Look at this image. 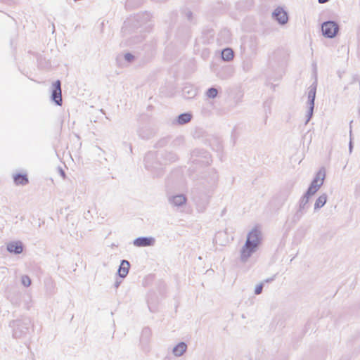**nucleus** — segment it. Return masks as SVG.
<instances>
[{
    "mask_svg": "<svg viewBox=\"0 0 360 360\" xmlns=\"http://www.w3.org/2000/svg\"><path fill=\"white\" fill-rule=\"evenodd\" d=\"M196 181L192 190L193 199L198 212H204L210 204L219 180L214 168L206 167L194 177Z\"/></svg>",
    "mask_w": 360,
    "mask_h": 360,
    "instance_id": "f257e3e1",
    "label": "nucleus"
},
{
    "mask_svg": "<svg viewBox=\"0 0 360 360\" xmlns=\"http://www.w3.org/2000/svg\"><path fill=\"white\" fill-rule=\"evenodd\" d=\"M262 242L259 230L253 229L248 233L246 241L240 250V261L246 262L252 254L257 252Z\"/></svg>",
    "mask_w": 360,
    "mask_h": 360,
    "instance_id": "f03ea898",
    "label": "nucleus"
},
{
    "mask_svg": "<svg viewBox=\"0 0 360 360\" xmlns=\"http://www.w3.org/2000/svg\"><path fill=\"white\" fill-rule=\"evenodd\" d=\"M9 326L12 328L13 338L25 339L30 334L32 324L30 317L22 316L20 319L11 321Z\"/></svg>",
    "mask_w": 360,
    "mask_h": 360,
    "instance_id": "7ed1b4c3",
    "label": "nucleus"
},
{
    "mask_svg": "<svg viewBox=\"0 0 360 360\" xmlns=\"http://www.w3.org/2000/svg\"><path fill=\"white\" fill-rule=\"evenodd\" d=\"M315 195V176L312 179L310 185L299 202V207L293 216V221H297L310 207L309 199Z\"/></svg>",
    "mask_w": 360,
    "mask_h": 360,
    "instance_id": "20e7f679",
    "label": "nucleus"
},
{
    "mask_svg": "<svg viewBox=\"0 0 360 360\" xmlns=\"http://www.w3.org/2000/svg\"><path fill=\"white\" fill-rule=\"evenodd\" d=\"M145 167L150 171L154 176H159L162 174L161 163L157 160L155 152H148L144 158Z\"/></svg>",
    "mask_w": 360,
    "mask_h": 360,
    "instance_id": "39448f33",
    "label": "nucleus"
},
{
    "mask_svg": "<svg viewBox=\"0 0 360 360\" xmlns=\"http://www.w3.org/2000/svg\"><path fill=\"white\" fill-rule=\"evenodd\" d=\"M191 160L195 167L207 166L212 162L210 153L204 149H195L191 152Z\"/></svg>",
    "mask_w": 360,
    "mask_h": 360,
    "instance_id": "423d86ee",
    "label": "nucleus"
},
{
    "mask_svg": "<svg viewBox=\"0 0 360 360\" xmlns=\"http://www.w3.org/2000/svg\"><path fill=\"white\" fill-rule=\"evenodd\" d=\"M340 30L338 23L334 20H327L321 24L322 35L326 38L333 39L336 37Z\"/></svg>",
    "mask_w": 360,
    "mask_h": 360,
    "instance_id": "0eeeda50",
    "label": "nucleus"
},
{
    "mask_svg": "<svg viewBox=\"0 0 360 360\" xmlns=\"http://www.w3.org/2000/svg\"><path fill=\"white\" fill-rule=\"evenodd\" d=\"M51 100L56 105L61 106L63 104L61 82L56 80L52 84Z\"/></svg>",
    "mask_w": 360,
    "mask_h": 360,
    "instance_id": "6e6552de",
    "label": "nucleus"
},
{
    "mask_svg": "<svg viewBox=\"0 0 360 360\" xmlns=\"http://www.w3.org/2000/svg\"><path fill=\"white\" fill-rule=\"evenodd\" d=\"M314 101H315V82H314L309 87V91L308 93V110L307 112V120L305 124H307L309 121L311 119L314 115Z\"/></svg>",
    "mask_w": 360,
    "mask_h": 360,
    "instance_id": "1a4fd4ad",
    "label": "nucleus"
},
{
    "mask_svg": "<svg viewBox=\"0 0 360 360\" xmlns=\"http://www.w3.org/2000/svg\"><path fill=\"white\" fill-rule=\"evenodd\" d=\"M272 17L281 25H285L288 21V13L281 7H277L274 11Z\"/></svg>",
    "mask_w": 360,
    "mask_h": 360,
    "instance_id": "9d476101",
    "label": "nucleus"
},
{
    "mask_svg": "<svg viewBox=\"0 0 360 360\" xmlns=\"http://www.w3.org/2000/svg\"><path fill=\"white\" fill-rule=\"evenodd\" d=\"M155 239L153 237H138L133 241V244L136 247H150L154 245Z\"/></svg>",
    "mask_w": 360,
    "mask_h": 360,
    "instance_id": "9b49d317",
    "label": "nucleus"
},
{
    "mask_svg": "<svg viewBox=\"0 0 360 360\" xmlns=\"http://www.w3.org/2000/svg\"><path fill=\"white\" fill-rule=\"evenodd\" d=\"M168 201L172 206L180 207L186 203L187 198L184 194H176L169 196Z\"/></svg>",
    "mask_w": 360,
    "mask_h": 360,
    "instance_id": "f8f14e48",
    "label": "nucleus"
},
{
    "mask_svg": "<svg viewBox=\"0 0 360 360\" xmlns=\"http://www.w3.org/2000/svg\"><path fill=\"white\" fill-rule=\"evenodd\" d=\"M6 249L10 253L19 255L23 250V245L21 241H13L8 243Z\"/></svg>",
    "mask_w": 360,
    "mask_h": 360,
    "instance_id": "ddd939ff",
    "label": "nucleus"
},
{
    "mask_svg": "<svg viewBox=\"0 0 360 360\" xmlns=\"http://www.w3.org/2000/svg\"><path fill=\"white\" fill-rule=\"evenodd\" d=\"M233 75V68L230 65L222 67L217 72V77L221 79H228Z\"/></svg>",
    "mask_w": 360,
    "mask_h": 360,
    "instance_id": "4468645a",
    "label": "nucleus"
},
{
    "mask_svg": "<svg viewBox=\"0 0 360 360\" xmlns=\"http://www.w3.org/2000/svg\"><path fill=\"white\" fill-rule=\"evenodd\" d=\"M193 117L191 112H184L179 115L173 121L174 124L184 125L188 123Z\"/></svg>",
    "mask_w": 360,
    "mask_h": 360,
    "instance_id": "2eb2a0df",
    "label": "nucleus"
},
{
    "mask_svg": "<svg viewBox=\"0 0 360 360\" xmlns=\"http://www.w3.org/2000/svg\"><path fill=\"white\" fill-rule=\"evenodd\" d=\"M137 133L140 138L146 140L151 139L155 135V131L148 127L139 128Z\"/></svg>",
    "mask_w": 360,
    "mask_h": 360,
    "instance_id": "dca6fc26",
    "label": "nucleus"
},
{
    "mask_svg": "<svg viewBox=\"0 0 360 360\" xmlns=\"http://www.w3.org/2000/svg\"><path fill=\"white\" fill-rule=\"evenodd\" d=\"M130 268V263L129 261L126 259H122L121 261L120 265L119 266L117 274L122 278H124L128 273Z\"/></svg>",
    "mask_w": 360,
    "mask_h": 360,
    "instance_id": "f3484780",
    "label": "nucleus"
},
{
    "mask_svg": "<svg viewBox=\"0 0 360 360\" xmlns=\"http://www.w3.org/2000/svg\"><path fill=\"white\" fill-rule=\"evenodd\" d=\"M197 93V89L191 85H186L182 89V95L186 99L194 98Z\"/></svg>",
    "mask_w": 360,
    "mask_h": 360,
    "instance_id": "a211bd4d",
    "label": "nucleus"
},
{
    "mask_svg": "<svg viewBox=\"0 0 360 360\" xmlns=\"http://www.w3.org/2000/svg\"><path fill=\"white\" fill-rule=\"evenodd\" d=\"M187 349V345L184 342H180L178 343L172 350V353L176 356H181Z\"/></svg>",
    "mask_w": 360,
    "mask_h": 360,
    "instance_id": "6ab92c4d",
    "label": "nucleus"
},
{
    "mask_svg": "<svg viewBox=\"0 0 360 360\" xmlns=\"http://www.w3.org/2000/svg\"><path fill=\"white\" fill-rule=\"evenodd\" d=\"M13 181L16 185L25 186L29 183L27 175L21 173L13 175Z\"/></svg>",
    "mask_w": 360,
    "mask_h": 360,
    "instance_id": "aec40b11",
    "label": "nucleus"
},
{
    "mask_svg": "<svg viewBox=\"0 0 360 360\" xmlns=\"http://www.w3.org/2000/svg\"><path fill=\"white\" fill-rule=\"evenodd\" d=\"M233 56L234 53L231 48H225L221 51V57L224 61H231Z\"/></svg>",
    "mask_w": 360,
    "mask_h": 360,
    "instance_id": "412c9836",
    "label": "nucleus"
},
{
    "mask_svg": "<svg viewBox=\"0 0 360 360\" xmlns=\"http://www.w3.org/2000/svg\"><path fill=\"white\" fill-rule=\"evenodd\" d=\"M150 18V14L148 12H146L142 14H137L134 16L135 21L137 22V24L141 25L143 23L148 21Z\"/></svg>",
    "mask_w": 360,
    "mask_h": 360,
    "instance_id": "4be33fe9",
    "label": "nucleus"
},
{
    "mask_svg": "<svg viewBox=\"0 0 360 360\" xmlns=\"http://www.w3.org/2000/svg\"><path fill=\"white\" fill-rule=\"evenodd\" d=\"M328 200V195L326 193H323L316 198V210L323 207Z\"/></svg>",
    "mask_w": 360,
    "mask_h": 360,
    "instance_id": "5701e85b",
    "label": "nucleus"
},
{
    "mask_svg": "<svg viewBox=\"0 0 360 360\" xmlns=\"http://www.w3.org/2000/svg\"><path fill=\"white\" fill-rule=\"evenodd\" d=\"M314 131L309 130L307 133H305L302 137L303 143L307 145H313L312 139H313Z\"/></svg>",
    "mask_w": 360,
    "mask_h": 360,
    "instance_id": "b1692460",
    "label": "nucleus"
},
{
    "mask_svg": "<svg viewBox=\"0 0 360 360\" xmlns=\"http://www.w3.org/2000/svg\"><path fill=\"white\" fill-rule=\"evenodd\" d=\"M186 20L191 23H195V18L191 11L186 8L182 12Z\"/></svg>",
    "mask_w": 360,
    "mask_h": 360,
    "instance_id": "393cba45",
    "label": "nucleus"
},
{
    "mask_svg": "<svg viewBox=\"0 0 360 360\" xmlns=\"http://www.w3.org/2000/svg\"><path fill=\"white\" fill-rule=\"evenodd\" d=\"M218 93V89L215 86H212L206 91L205 95L207 96V98L213 99L217 96Z\"/></svg>",
    "mask_w": 360,
    "mask_h": 360,
    "instance_id": "a878e982",
    "label": "nucleus"
},
{
    "mask_svg": "<svg viewBox=\"0 0 360 360\" xmlns=\"http://www.w3.org/2000/svg\"><path fill=\"white\" fill-rule=\"evenodd\" d=\"M164 158L165 160H167L170 162H173L177 160L178 156L174 152H165L164 154Z\"/></svg>",
    "mask_w": 360,
    "mask_h": 360,
    "instance_id": "bb28decb",
    "label": "nucleus"
},
{
    "mask_svg": "<svg viewBox=\"0 0 360 360\" xmlns=\"http://www.w3.org/2000/svg\"><path fill=\"white\" fill-rule=\"evenodd\" d=\"M170 141L169 136H166L160 139L156 143L155 148H163L168 144Z\"/></svg>",
    "mask_w": 360,
    "mask_h": 360,
    "instance_id": "cd10ccee",
    "label": "nucleus"
},
{
    "mask_svg": "<svg viewBox=\"0 0 360 360\" xmlns=\"http://www.w3.org/2000/svg\"><path fill=\"white\" fill-rule=\"evenodd\" d=\"M316 175H318L319 180L324 181L326 175V168L324 167H321L316 172Z\"/></svg>",
    "mask_w": 360,
    "mask_h": 360,
    "instance_id": "c85d7f7f",
    "label": "nucleus"
},
{
    "mask_svg": "<svg viewBox=\"0 0 360 360\" xmlns=\"http://www.w3.org/2000/svg\"><path fill=\"white\" fill-rule=\"evenodd\" d=\"M184 138L182 136H178V137H176V139H174L173 140V141L172 142V146L174 148L180 146L184 144Z\"/></svg>",
    "mask_w": 360,
    "mask_h": 360,
    "instance_id": "c756f323",
    "label": "nucleus"
},
{
    "mask_svg": "<svg viewBox=\"0 0 360 360\" xmlns=\"http://www.w3.org/2000/svg\"><path fill=\"white\" fill-rule=\"evenodd\" d=\"M31 279L27 275H23L21 277V283L25 287H29L31 285Z\"/></svg>",
    "mask_w": 360,
    "mask_h": 360,
    "instance_id": "7c9ffc66",
    "label": "nucleus"
},
{
    "mask_svg": "<svg viewBox=\"0 0 360 360\" xmlns=\"http://www.w3.org/2000/svg\"><path fill=\"white\" fill-rule=\"evenodd\" d=\"M124 59L127 63H131L134 60L135 56L132 53L129 52L124 54Z\"/></svg>",
    "mask_w": 360,
    "mask_h": 360,
    "instance_id": "2f4dec72",
    "label": "nucleus"
},
{
    "mask_svg": "<svg viewBox=\"0 0 360 360\" xmlns=\"http://www.w3.org/2000/svg\"><path fill=\"white\" fill-rule=\"evenodd\" d=\"M352 122H353V121H351L350 124H349V127H350V130H349L350 140H349V153H352V150H353V147H354L353 141H352Z\"/></svg>",
    "mask_w": 360,
    "mask_h": 360,
    "instance_id": "473e14b6",
    "label": "nucleus"
},
{
    "mask_svg": "<svg viewBox=\"0 0 360 360\" xmlns=\"http://www.w3.org/2000/svg\"><path fill=\"white\" fill-rule=\"evenodd\" d=\"M263 288H264V283H260L259 285H257L255 287V291H254L255 294L257 295L261 294L262 292Z\"/></svg>",
    "mask_w": 360,
    "mask_h": 360,
    "instance_id": "72a5a7b5",
    "label": "nucleus"
},
{
    "mask_svg": "<svg viewBox=\"0 0 360 360\" xmlns=\"http://www.w3.org/2000/svg\"><path fill=\"white\" fill-rule=\"evenodd\" d=\"M324 181L319 179L318 175H316V192L320 189V188L323 186Z\"/></svg>",
    "mask_w": 360,
    "mask_h": 360,
    "instance_id": "f704fd0d",
    "label": "nucleus"
},
{
    "mask_svg": "<svg viewBox=\"0 0 360 360\" xmlns=\"http://www.w3.org/2000/svg\"><path fill=\"white\" fill-rule=\"evenodd\" d=\"M135 1H137V5L141 4V0H127L126 6H131Z\"/></svg>",
    "mask_w": 360,
    "mask_h": 360,
    "instance_id": "c9c22d12",
    "label": "nucleus"
},
{
    "mask_svg": "<svg viewBox=\"0 0 360 360\" xmlns=\"http://www.w3.org/2000/svg\"><path fill=\"white\" fill-rule=\"evenodd\" d=\"M355 195L360 197V184H357L355 188Z\"/></svg>",
    "mask_w": 360,
    "mask_h": 360,
    "instance_id": "e433bc0d",
    "label": "nucleus"
},
{
    "mask_svg": "<svg viewBox=\"0 0 360 360\" xmlns=\"http://www.w3.org/2000/svg\"><path fill=\"white\" fill-rule=\"evenodd\" d=\"M58 173L60 174V175L63 179H65V176H66L65 171H64L61 167H58Z\"/></svg>",
    "mask_w": 360,
    "mask_h": 360,
    "instance_id": "4c0bfd02",
    "label": "nucleus"
},
{
    "mask_svg": "<svg viewBox=\"0 0 360 360\" xmlns=\"http://www.w3.org/2000/svg\"><path fill=\"white\" fill-rule=\"evenodd\" d=\"M150 333V329L148 328H145L143 331H142V335H149Z\"/></svg>",
    "mask_w": 360,
    "mask_h": 360,
    "instance_id": "58836bf2",
    "label": "nucleus"
},
{
    "mask_svg": "<svg viewBox=\"0 0 360 360\" xmlns=\"http://www.w3.org/2000/svg\"><path fill=\"white\" fill-rule=\"evenodd\" d=\"M148 309L150 310V312H155V309H153L151 306H150V304L149 302V301L148 300Z\"/></svg>",
    "mask_w": 360,
    "mask_h": 360,
    "instance_id": "ea45409f",
    "label": "nucleus"
},
{
    "mask_svg": "<svg viewBox=\"0 0 360 360\" xmlns=\"http://www.w3.org/2000/svg\"><path fill=\"white\" fill-rule=\"evenodd\" d=\"M311 69H312V75L315 76V63L314 62L311 63Z\"/></svg>",
    "mask_w": 360,
    "mask_h": 360,
    "instance_id": "a19ab883",
    "label": "nucleus"
},
{
    "mask_svg": "<svg viewBox=\"0 0 360 360\" xmlns=\"http://www.w3.org/2000/svg\"><path fill=\"white\" fill-rule=\"evenodd\" d=\"M120 283H121V281H117L115 283V284H114L115 288H117L120 286Z\"/></svg>",
    "mask_w": 360,
    "mask_h": 360,
    "instance_id": "79ce46f5",
    "label": "nucleus"
},
{
    "mask_svg": "<svg viewBox=\"0 0 360 360\" xmlns=\"http://www.w3.org/2000/svg\"><path fill=\"white\" fill-rule=\"evenodd\" d=\"M330 0H318L319 3V4H325L328 1H329Z\"/></svg>",
    "mask_w": 360,
    "mask_h": 360,
    "instance_id": "37998d69",
    "label": "nucleus"
},
{
    "mask_svg": "<svg viewBox=\"0 0 360 360\" xmlns=\"http://www.w3.org/2000/svg\"><path fill=\"white\" fill-rule=\"evenodd\" d=\"M274 280V276L265 280L264 282H271V281H273Z\"/></svg>",
    "mask_w": 360,
    "mask_h": 360,
    "instance_id": "c03bdc74",
    "label": "nucleus"
},
{
    "mask_svg": "<svg viewBox=\"0 0 360 360\" xmlns=\"http://www.w3.org/2000/svg\"><path fill=\"white\" fill-rule=\"evenodd\" d=\"M264 108H266V107H268L269 108H270V105H269V104H268V103H267V102H265V103H264Z\"/></svg>",
    "mask_w": 360,
    "mask_h": 360,
    "instance_id": "a18cd8bd",
    "label": "nucleus"
},
{
    "mask_svg": "<svg viewBox=\"0 0 360 360\" xmlns=\"http://www.w3.org/2000/svg\"><path fill=\"white\" fill-rule=\"evenodd\" d=\"M244 69H245V70H247V71H248V70H249V66H248V65H246V67H245V66L244 65Z\"/></svg>",
    "mask_w": 360,
    "mask_h": 360,
    "instance_id": "49530a36",
    "label": "nucleus"
}]
</instances>
